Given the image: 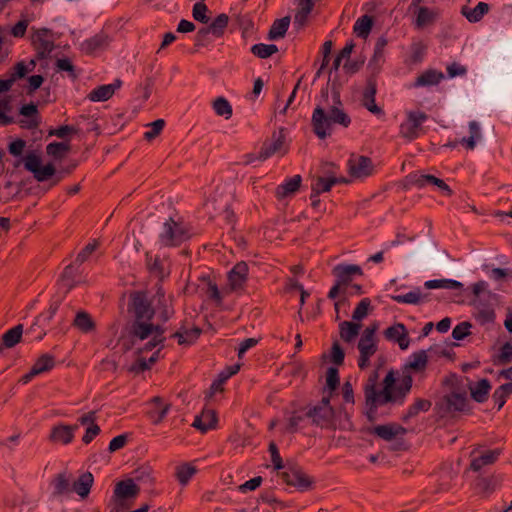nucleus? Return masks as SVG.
I'll return each instance as SVG.
<instances>
[{
	"label": "nucleus",
	"mask_w": 512,
	"mask_h": 512,
	"mask_svg": "<svg viewBox=\"0 0 512 512\" xmlns=\"http://www.w3.org/2000/svg\"><path fill=\"white\" fill-rule=\"evenodd\" d=\"M113 95L112 86H109L108 84L100 85L88 94V99L93 102H103L109 100Z\"/></svg>",
	"instance_id": "nucleus-49"
},
{
	"label": "nucleus",
	"mask_w": 512,
	"mask_h": 512,
	"mask_svg": "<svg viewBox=\"0 0 512 512\" xmlns=\"http://www.w3.org/2000/svg\"><path fill=\"white\" fill-rule=\"evenodd\" d=\"M190 237L191 233L186 226L169 217L163 224V229L159 234V242L164 247H177Z\"/></svg>",
	"instance_id": "nucleus-6"
},
{
	"label": "nucleus",
	"mask_w": 512,
	"mask_h": 512,
	"mask_svg": "<svg viewBox=\"0 0 512 512\" xmlns=\"http://www.w3.org/2000/svg\"><path fill=\"white\" fill-rule=\"evenodd\" d=\"M197 473V468L190 464L184 463L176 467L175 476L179 483L183 486L187 485L191 478Z\"/></svg>",
	"instance_id": "nucleus-47"
},
{
	"label": "nucleus",
	"mask_w": 512,
	"mask_h": 512,
	"mask_svg": "<svg viewBox=\"0 0 512 512\" xmlns=\"http://www.w3.org/2000/svg\"><path fill=\"white\" fill-rule=\"evenodd\" d=\"M490 389V381L486 378L481 379L474 388L470 387L471 397L477 403H483L488 399Z\"/></svg>",
	"instance_id": "nucleus-37"
},
{
	"label": "nucleus",
	"mask_w": 512,
	"mask_h": 512,
	"mask_svg": "<svg viewBox=\"0 0 512 512\" xmlns=\"http://www.w3.org/2000/svg\"><path fill=\"white\" fill-rule=\"evenodd\" d=\"M347 166L349 175L356 179L366 178L374 173L372 159L364 155H352L347 162Z\"/></svg>",
	"instance_id": "nucleus-13"
},
{
	"label": "nucleus",
	"mask_w": 512,
	"mask_h": 512,
	"mask_svg": "<svg viewBox=\"0 0 512 512\" xmlns=\"http://www.w3.org/2000/svg\"><path fill=\"white\" fill-rule=\"evenodd\" d=\"M140 493V487L133 479H125L115 484L113 495L109 504V512H121L129 509Z\"/></svg>",
	"instance_id": "nucleus-4"
},
{
	"label": "nucleus",
	"mask_w": 512,
	"mask_h": 512,
	"mask_svg": "<svg viewBox=\"0 0 512 512\" xmlns=\"http://www.w3.org/2000/svg\"><path fill=\"white\" fill-rule=\"evenodd\" d=\"M78 429V425L58 424L52 427L49 440L53 443L67 445L74 439V433Z\"/></svg>",
	"instance_id": "nucleus-16"
},
{
	"label": "nucleus",
	"mask_w": 512,
	"mask_h": 512,
	"mask_svg": "<svg viewBox=\"0 0 512 512\" xmlns=\"http://www.w3.org/2000/svg\"><path fill=\"white\" fill-rule=\"evenodd\" d=\"M22 335H23V325L18 324L16 326H14L13 328L7 330L2 335V344L0 346H3V349L4 348H12L21 341Z\"/></svg>",
	"instance_id": "nucleus-36"
},
{
	"label": "nucleus",
	"mask_w": 512,
	"mask_h": 512,
	"mask_svg": "<svg viewBox=\"0 0 512 512\" xmlns=\"http://www.w3.org/2000/svg\"><path fill=\"white\" fill-rule=\"evenodd\" d=\"M373 17L363 15L354 24L353 31L360 38H367L373 27Z\"/></svg>",
	"instance_id": "nucleus-41"
},
{
	"label": "nucleus",
	"mask_w": 512,
	"mask_h": 512,
	"mask_svg": "<svg viewBox=\"0 0 512 512\" xmlns=\"http://www.w3.org/2000/svg\"><path fill=\"white\" fill-rule=\"evenodd\" d=\"M146 267L150 274L155 277L163 280L166 276H168V272L165 271L163 263L159 256H153L150 252H146Z\"/></svg>",
	"instance_id": "nucleus-33"
},
{
	"label": "nucleus",
	"mask_w": 512,
	"mask_h": 512,
	"mask_svg": "<svg viewBox=\"0 0 512 512\" xmlns=\"http://www.w3.org/2000/svg\"><path fill=\"white\" fill-rule=\"evenodd\" d=\"M332 273L343 287L352 282L354 275H363L362 268L356 264H338L333 268Z\"/></svg>",
	"instance_id": "nucleus-14"
},
{
	"label": "nucleus",
	"mask_w": 512,
	"mask_h": 512,
	"mask_svg": "<svg viewBox=\"0 0 512 512\" xmlns=\"http://www.w3.org/2000/svg\"><path fill=\"white\" fill-rule=\"evenodd\" d=\"M434 411L439 418H447L457 413L470 414L471 407L466 392L451 391L435 402Z\"/></svg>",
	"instance_id": "nucleus-3"
},
{
	"label": "nucleus",
	"mask_w": 512,
	"mask_h": 512,
	"mask_svg": "<svg viewBox=\"0 0 512 512\" xmlns=\"http://www.w3.org/2000/svg\"><path fill=\"white\" fill-rule=\"evenodd\" d=\"M335 185L332 177H320L317 176L311 184V190H313V196H319L321 193L329 192Z\"/></svg>",
	"instance_id": "nucleus-50"
},
{
	"label": "nucleus",
	"mask_w": 512,
	"mask_h": 512,
	"mask_svg": "<svg viewBox=\"0 0 512 512\" xmlns=\"http://www.w3.org/2000/svg\"><path fill=\"white\" fill-rule=\"evenodd\" d=\"M55 68L57 72H66L67 76L72 81L77 80L79 77V72L77 71V68L69 58L64 57L57 59L55 62Z\"/></svg>",
	"instance_id": "nucleus-48"
},
{
	"label": "nucleus",
	"mask_w": 512,
	"mask_h": 512,
	"mask_svg": "<svg viewBox=\"0 0 512 512\" xmlns=\"http://www.w3.org/2000/svg\"><path fill=\"white\" fill-rule=\"evenodd\" d=\"M66 295L67 294H65V293L63 295H59V294L54 295L50 300V305H49L47 312L41 313L38 316V321H43L44 323L49 324L51 322V320L53 319L54 315L56 314V312L58 311V309H59L60 305L62 304Z\"/></svg>",
	"instance_id": "nucleus-44"
},
{
	"label": "nucleus",
	"mask_w": 512,
	"mask_h": 512,
	"mask_svg": "<svg viewBox=\"0 0 512 512\" xmlns=\"http://www.w3.org/2000/svg\"><path fill=\"white\" fill-rule=\"evenodd\" d=\"M428 115L422 111H411L407 115V121L400 125V135L411 141L419 136V130Z\"/></svg>",
	"instance_id": "nucleus-12"
},
{
	"label": "nucleus",
	"mask_w": 512,
	"mask_h": 512,
	"mask_svg": "<svg viewBox=\"0 0 512 512\" xmlns=\"http://www.w3.org/2000/svg\"><path fill=\"white\" fill-rule=\"evenodd\" d=\"M33 46L36 50L37 59L48 58L50 53L55 48L53 41L44 38H39V40H33Z\"/></svg>",
	"instance_id": "nucleus-52"
},
{
	"label": "nucleus",
	"mask_w": 512,
	"mask_h": 512,
	"mask_svg": "<svg viewBox=\"0 0 512 512\" xmlns=\"http://www.w3.org/2000/svg\"><path fill=\"white\" fill-rule=\"evenodd\" d=\"M428 356L425 350H419L410 355L408 362L405 364L406 369L414 372H423L427 368Z\"/></svg>",
	"instance_id": "nucleus-32"
},
{
	"label": "nucleus",
	"mask_w": 512,
	"mask_h": 512,
	"mask_svg": "<svg viewBox=\"0 0 512 512\" xmlns=\"http://www.w3.org/2000/svg\"><path fill=\"white\" fill-rule=\"evenodd\" d=\"M250 50L254 56L260 59H267L278 52V47L275 44L258 43L254 44Z\"/></svg>",
	"instance_id": "nucleus-53"
},
{
	"label": "nucleus",
	"mask_w": 512,
	"mask_h": 512,
	"mask_svg": "<svg viewBox=\"0 0 512 512\" xmlns=\"http://www.w3.org/2000/svg\"><path fill=\"white\" fill-rule=\"evenodd\" d=\"M290 16H285L280 19H276L268 32L269 40H278L284 38L290 25Z\"/></svg>",
	"instance_id": "nucleus-31"
},
{
	"label": "nucleus",
	"mask_w": 512,
	"mask_h": 512,
	"mask_svg": "<svg viewBox=\"0 0 512 512\" xmlns=\"http://www.w3.org/2000/svg\"><path fill=\"white\" fill-rule=\"evenodd\" d=\"M387 340L394 341L401 350H406L410 345V338L406 326L403 323H395L384 331Z\"/></svg>",
	"instance_id": "nucleus-17"
},
{
	"label": "nucleus",
	"mask_w": 512,
	"mask_h": 512,
	"mask_svg": "<svg viewBox=\"0 0 512 512\" xmlns=\"http://www.w3.org/2000/svg\"><path fill=\"white\" fill-rule=\"evenodd\" d=\"M396 384V377L394 371L391 370L387 373L383 380V388L381 394H374L372 390L365 397L366 412L365 415L370 422L376 420L378 407L388 403H398L402 405L405 402L407 395L410 393L413 385V378L410 374H404L398 385Z\"/></svg>",
	"instance_id": "nucleus-1"
},
{
	"label": "nucleus",
	"mask_w": 512,
	"mask_h": 512,
	"mask_svg": "<svg viewBox=\"0 0 512 512\" xmlns=\"http://www.w3.org/2000/svg\"><path fill=\"white\" fill-rule=\"evenodd\" d=\"M432 402L428 399L416 398L414 403L411 404L406 413L401 417L404 423H407L410 419L416 417L420 412H427L430 410Z\"/></svg>",
	"instance_id": "nucleus-29"
},
{
	"label": "nucleus",
	"mask_w": 512,
	"mask_h": 512,
	"mask_svg": "<svg viewBox=\"0 0 512 512\" xmlns=\"http://www.w3.org/2000/svg\"><path fill=\"white\" fill-rule=\"evenodd\" d=\"M388 41L386 37L381 36L377 39L374 52L367 64L368 76L366 80H374L377 82V77L382 70V66L385 62L384 50L387 46Z\"/></svg>",
	"instance_id": "nucleus-10"
},
{
	"label": "nucleus",
	"mask_w": 512,
	"mask_h": 512,
	"mask_svg": "<svg viewBox=\"0 0 512 512\" xmlns=\"http://www.w3.org/2000/svg\"><path fill=\"white\" fill-rule=\"evenodd\" d=\"M345 359V351L336 340L332 343L330 350V361L336 366H341L344 364Z\"/></svg>",
	"instance_id": "nucleus-61"
},
{
	"label": "nucleus",
	"mask_w": 512,
	"mask_h": 512,
	"mask_svg": "<svg viewBox=\"0 0 512 512\" xmlns=\"http://www.w3.org/2000/svg\"><path fill=\"white\" fill-rule=\"evenodd\" d=\"M56 365L55 357L49 353L42 354L37 360L34 362L31 368L35 370V372L40 375L46 372L51 371Z\"/></svg>",
	"instance_id": "nucleus-42"
},
{
	"label": "nucleus",
	"mask_w": 512,
	"mask_h": 512,
	"mask_svg": "<svg viewBox=\"0 0 512 512\" xmlns=\"http://www.w3.org/2000/svg\"><path fill=\"white\" fill-rule=\"evenodd\" d=\"M438 18V13L428 7H419L415 20L416 28L420 29L427 25L433 24Z\"/></svg>",
	"instance_id": "nucleus-39"
},
{
	"label": "nucleus",
	"mask_w": 512,
	"mask_h": 512,
	"mask_svg": "<svg viewBox=\"0 0 512 512\" xmlns=\"http://www.w3.org/2000/svg\"><path fill=\"white\" fill-rule=\"evenodd\" d=\"M70 149L71 145L68 141H54L46 146V153L55 160H62L65 157L66 153L70 151Z\"/></svg>",
	"instance_id": "nucleus-40"
},
{
	"label": "nucleus",
	"mask_w": 512,
	"mask_h": 512,
	"mask_svg": "<svg viewBox=\"0 0 512 512\" xmlns=\"http://www.w3.org/2000/svg\"><path fill=\"white\" fill-rule=\"evenodd\" d=\"M340 384L339 370L335 366H331L326 372V386L330 392L335 391Z\"/></svg>",
	"instance_id": "nucleus-63"
},
{
	"label": "nucleus",
	"mask_w": 512,
	"mask_h": 512,
	"mask_svg": "<svg viewBox=\"0 0 512 512\" xmlns=\"http://www.w3.org/2000/svg\"><path fill=\"white\" fill-rule=\"evenodd\" d=\"M497 486V480L493 476L489 477H478L475 481L476 489L486 495L491 494L495 491Z\"/></svg>",
	"instance_id": "nucleus-55"
},
{
	"label": "nucleus",
	"mask_w": 512,
	"mask_h": 512,
	"mask_svg": "<svg viewBox=\"0 0 512 512\" xmlns=\"http://www.w3.org/2000/svg\"><path fill=\"white\" fill-rule=\"evenodd\" d=\"M512 362V343L506 342L502 345L500 353L494 360L495 365H506Z\"/></svg>",
	"instance_id": "nucleus-62"
},
{
	"label": "nucleus",
	"mask_w": 512,
	"mask_h": 512,
	"mask_svg": "<svg viewBox=\"0 0 512 512\" xmlns=\"http://www.w3.org/2000/svg\"><path fill=\"white\" fill-rule=\"evenodd\" d=\"M53 496H61L72 491L70 479L66 473L57 474L53 481Z\"/></svg>",
	"instance_id": "nucleus-43"
},
{
	"label": "nucleus",
	"mask_w": 512,
	"mask_h": 512,
	"mask_svg": "<svg viewBox=\"0 0 512 512\" xmlns=\"http://www.w3.org/2000/svg\"><path fill=\"white\" fill-rule=\"evenodd\" d=\"M302 177L297 174L293 177L287 178L284 182L276 187L275 197L278 200L293 196L301 187Z\"/></svg>",
	"instance_id": "nucleus-22"
},
{
	"label": "nucleus",
	"mask_w": 512,
	"mask_h": 512,
	"mask_svg": "<svg viewBox=\"0 0 512 512\" xmlns=\"http://www.w3.org/2000/svg\"><path fill=\"white\" fill-rule=\"evenodd\" d=\"M406 178L410 185L416 186L419 189L428 184L433 185L434 181H436V176L430 174L410 173Z\"/></svg>",
	"instance_id": "nucleus-54"
},
{
	"label": "nucleus",
	"mask_w": 512,
	"mask_h": 512,
	"mask_svg": "<svg viewBox=\"0 0 512 512\" xmlns=\"http://www.w3.org/2000/svg\"><path fill=\"white\" fill-rule=\"evenodd\" d=\"M469 133V137H463L460 140V144L465 146L468 150H473L477 142L482 139L481 127L477 121L469 122Z\"/></svg>",
	"instance_id": "nucleus-34"
},
{
	"label": "nucleus",
	"mask_w": 512,
	"mask_h": 512,
	"mask_svg": "<svg viewBox=\"0 0 512 512\" xmlns=\"http://www.w3.org/2000/svg\"><path fill=\"white\" fill-rule=\"evenodd\" d=\"M173 296H170V300L157 302V310L159 313V319L161 322L166 323L169 321L175 314V310L173 307Z\"/></svg>",
	"instance_id": "nucleus-56"
},
{
	"label": "nucleus",
	"mask_w": 512,
	"mask_h": 512,
	"mask_svg": "<svg viewBox=\"0 0 512 512\" xmlns=\"http://www.w3.org/2000/svg\"><path fill=\"white\" fill-rule=\"evenodd\" d=\"M228 22L229 16L225 13H221L212 21L208 28L210 29L213 36L219 38L224 35L225 29L228 26Z\"/></svg>",
	"instance_id": "nucleus-51"
},
{
	"label": "nucleus",
	"mask_w": 512,
	"mask_h": 512,
	"mask_svg": "<svg viewBox=\"0 0 512 512\" xmlns=\"http://www.w3.org/2000/svg\"><path fill=\"white\" fill-rule=\"evenodd\" d=\"M129 341L123 342L125 351H129L137 341H143L152 335V320H130L125 326Z\"/></svg>",
	"instance_id": "nucleus-8"
},
{
	"label": "nucleus",
	"mask_w": 512,
	"mask_h": 512,
	"mask_svg": "<svg viewBox=\"0 0 512 512\" xmlns=\"http://www.w3.org/2000/svg\"><path fill=\"white\" fill-rule=\"evenodd\" d=\"M153 469L150 465L144 464L138 468H136L133 472V481L147 484L149 486H152L154 483V477L152 476Z\"/></svg>",
	"instance_id": "nucleus-46"
},
{
	"label": "nucleus",
	"mask_w": 512,
	"mask_h": 512,
	"mask_svg": "<svg viewBox=\"0 0 512 512\" xmlns=\"http://www.w3.org/2000/svg\"><path fill=\"white\" fill-rule=\"evenodd\" d=\"M371 307V300L363 298L356 306L352 313V320L360 322L368 315V310Z\"/></svg>",
	"instance_id": "nucleus-60"
},
{
	"label": "nucleus",
	"mask_w": 512,
	"mask_h": 512,
	"mask_svg": "<svg viewBox=\"0 0 512 512\" xmlns=\"http://www.w3.org/2000/svg\"><path fill=\"white\" fill-rule=\"evenodd\" d=\"M208 7L205 3L197 2L194 4L192 9L193 18L202 23L207 24L209 22V17L207 16Z\"/></svg>",
	"instance_id": "nucleus-64"
},
{
	"label": "nucleus",
	"mask_w": 512,
	"mask_h": 512,
	"mask_svg": "<svg viewBox=\"0 0 512 512\" xmlns=\"http://www.w3.org/2000/svg\"><path fill=\"white\" fill-rule=\"evenodd\" d=\"M80 266L75 264V262L67 265L61 276L60 281L62 285L66 288L65 294H68L77 284H78V277L80 275Z\"/></svg>",
	"instance_id": "nucleus-24"
},
{
	"label": "nucleus",
	"mask_w": 512,
	"mask_h": 512,
	"mask_svg": "<svg viewBox=\"0 0 512 512\" xmlns=\"http://www.w3.org/2000/svg\"><path fill=\"white\" fill-rule=\"evenodd\" d=\"M362 325L355 321H342L339 323L340 338L346 342H352L360 332Z\"/></svg>",
	"instance_id": "nucleus-30"
},
{
	"label": "nucleus",
	"mask_w": 512,
	"mask_h": 512,
	"mask_svg": "<svg viewBox=\"0 0 512 512\" xmlns=\"http://www.w3.org/2000/svg\"><path fill=\"white\" fill-rule=\"evenodd\" d=\"M73 326L82 333H89L95 330L96 324L91 315L86 311H78L73 321Z\"/></svg>",
	"instance_id": "nucleus-35"
},
{
	"label": "nucleus",
	"mask_w": 512,
	"mask_h": 512,
	"mask_svg": "<svg viewBox=\"0 0 512 512\" xmlns=\"http://www.w3.org/2000/svg\"><path fill=\"white\" fill-rule=\"evenodd\" d=\"M443 78V74L441 72H437L436 70L429 69L424 71L421 75H419L414 83L415 87L421 86H432L437 85L441 79Z\"/></svg>",
	"instance_id": "nucleus-38"
},
{
	"label": "nucleus",
	"mask_w": 512,
	"mask_h": 512,
	"mask_svg": "<svg viewBox=\"0 0 512 512\" xmlns=\"http://www.w3.org/2000/svg\"><path fill=\"white\" fill-rule=\"evenodd\" d=\"M187 320L182 321L179 329L173 333L170 337L173 339H177L179 345L189 346L194 344L202 334V329L198 326H193L192 328L186 327Z\"/></svg>",
	"instance_id": "nucleus-19"
},
{
	"label": "nucleus",
	"mask_w": 512,
	"mask_h": 512,
	"mask_svg": "<svg viewBox=\"0 0 512 512\" xmlns=\"http://www.w3.org/2000/svg\"><path fill=\"white\" fill-rule=\"evenodd\" d=\"M285 129L280 128L278 132H273L272 141L264 142L259 151V159L266 160L273 154L281 151L285 141Z\"/></svg>",
	"instance_id": "nucleus-20"
},
{
	"label": "nucleus",
	"mask_w": 512,
	"mask_h": 512,
	"mask_svg": "<svg viewBox=\"0 0 512 512\" xmlns=\"http://www.w3.org/2000/svg\"><path fill=\"white\" fill-rule=\"evenodd\" d=\"M217 422L218 418L216 412L213 410H207L195 417L192 426L200 430L202 433H205L208 430L215 428Z\"/></svg>",
	"instance_id": "nucleus-26"
},
{
	"label": "nucleus",
	"mask_w": 512,
	"mask_h": 512,
	"mask_svg": "<svg viewBox=\"0 0 512 512\" xmlns=\"http://www.w3.org/2000/svg\"><path fill=\"white\" fill-rule=\"evenodd\" d=\"M391 299L397 303L419 304L421 300V292L419 288L410 291L404 295H391Z\"/></svg>",
	"instance_id": "nucleus-58"
},
{
	"label": "nucleus",
	"mask_w": 512,
	"mask_h": 512,
	"mask_svg": "<svg viewBox=\"0 0 512 512\" xmlns=\"http://www.w3.org/2000/svg\"><path fill=\"white\" fill-rule=\"evenodd\" d=\"M311 418L312 424L322 429H335V410L327 407H310L305 413Z\"/></svg>",
	"instance_id": "nucleus-11"
},
{
	"label": "nucleus",
	"mask_w": 512,
	"mask_h": 512,
	"mask_svg": "<svg viewBox=\"0 0 512 512\" xmlns=\"http://www.w3.org/2000/svg\"><path fill=\"white\" fill-rule=\"evenodd\" d=\"M427 289H455L459 290L463 288V284L454 279H433L428 280L424 283Z\"/></svg>",
	"instance_id": "nucleus-45"
},
{
	"label": "nucleus",
	"mask_w": 512,
	"mask_h": 512,
	"mask_svg": "<svg viewBox=\"0 0 512 512\" xmlns=\"http://www.w3.org/2000/svg\"><path fill=\"white\" fill-rule=\"evenodd\" d=\"M127 312L131 320H152L156 309L152 306L145 291H132L129 294Z\"/></svg>",
	"instance_id": "nucleus-7"
},
{
	"label": "nucleus",
	"mask_w": 512,
	"mask_h": 512,
	"mask_svg": "<svg viewBox=\"0 0 512 512\" xmlns=\"http://www.w3.org/2000/svg\"><path fill=\"white\" fill-rule=\"evenodd\" d=\"M22 163L24 168L32 173L38 182L47 181L57 175L54 164L49 162L42 165L41 157L34 152H29L24 158L16 160L13 166L14 168H18Z\"/></svg>",
	"instance_id": "nucleus-5"
},
{
	"label": "nucleus",
	"mask_w": 512,
	"mask_h": 512,
	"mask_svg": "<svg viewBox=\"0 0 512 512\" xmlns=\"http://www.w3.org/2000/svg\"><path fill=\"white\" fill-rule=\"evenodd\" d=\"M368 433L374 434L385 441H392L398 435H405L407 429L400 424L389 423L369 428Z\"/></svg>",
	"instance_id": "nucleus-21"
},
{
	"label": "nucleus",
	"mask_w": 512,
	"mask_h": 512,
	"mask_svg": "<svg viewBox=\"0 0 512 512\" xmlns=\"http://www.w3.org/2000/svg\"><path fill=\"white\" fill-rule=\"evenodd\" d=\"M248 265L245 261L237 262L228 272V282L231 290L242 289L248 279Z\"/></svg>",
	"instance_id": "nucleus-15"
},
{
	"label": "nucleus",
	"mask_w": 512,
	"mask_h": 512,
	"mask_svg": "<svg viewBox=\"0 0 512 512\" xmlns=\"http://www.w3.org/2000/svg\"><path fill=\"white\" fill-rule=\"evenodd\" d=\"M11 109L10 97L0 99V126H7L14 123V118L6 114L11 111Z\"/></svg>",
	"instance_id": "nucleus-59"
},
{
	"label": "nucleus",
	"mask_w": 512,
	"mask_h": 512,
	"mask_svg": "<svg viewBox=\"0 0 512 512\" xmlns=\"http://www.w3.org/2000/svg\"><path fill=\"white\" fill-rule=\"evenodd\" d=\"M281 478L287 485L294 486L300 491L310 490L314 483L313 479L296 463H287Z\"/></svg>",
	"instance_id": "nucleus-9"
},
{
	"label": "nucleus",
	"mask_w": 512,
	"mask_h": 512,
	"mask_svg": "<svg viewBox=\"0 0 512 512\" xmlns=\"http://www.w3.org/2000/svg\"><path fill=\"white\" fill-rule=\"evenodd\" d=\"M109 43V36L104 31H101L92 36L91 38L86 39L81 44V49L83 52L90 55L96 51L105 49L106 47H108Z\"/></svg>",
	"instance_id": "nucleus-23"
},
{
	"label": "nucleus",
	"mask_w": 512,
	"mask_h": 512,
	"mask_svg": "<svg viewBox=\"0 0 512 512\" xmlns=\"http://www.w3.org/2000/svg\"><path fill=\"white\" fill-rule=\"evenodd\" d=\"M213 109L218 116H224L226 119H229L233 113L231 104L222 96L214 100Z\"/></svg>",
	"instance_id": "nucleus-57"
},
{
	"label": "nucleus",
	"mask_w": 512,
	"mask_h": 512,
	"mask_svg": "<svg viewBox=\"0 0 512 512\" xmlns=\"http://www.w3.org/2000/svg\"><path fill=\"white\" fill-rule=\"evenodd\" d=\"M94 477L92 473L85 472L73 482L72 491L76 492L81 498H86L92 488Z\"/></svg>",
	"instance_id": "nucleus-27"
},
{
	"label": "nucleus",
	"mask_w": 512,
	"mask_h": 512,
	"mask_svg": "<svg viewBox=\"0 0 512 512\" xmlns=\"http://www.w3.org/2000/svg\"><path fill=\"white\" fill-rule=\"evenodd\" d=\"M342 84L335 77L331 83L333 105L328 112L320 105H317L313 111L311 125L313 132L320 139H326L332 133V125L337 124L347 128L351 124V117L342 108L343 104L340 98Z\"/></svg>",
	"instance_id": "nucleus-2"
},
{
	"label": "nucleus",
	"mask_w": 512,
	"mask_h": 512,
	"mask_svg": "<svg viewBox=\"0 0 512 512\" xmlns=\"http://www.w3.org/2000/svg\"><path fill=\"white\" fill-rule=\"evenodd\" d=\"M377 93V82L374 80H366V86L362 93V105L374 115H384L382 108L376 105L375 96Z\"/></svg>",
	"instance_id": "nucleus-18"
},
{
	"label": "nucleus",
	"mask_w": 512,
	"mask_h": 512,
	"mask_svg": "<svg viewBox=\"0 0 512 512\" xmlns=\"http://www.w3.org/2000/svg\"><path fill=\"white\" fill-rule=\"evenodd\" d=\"M489 10V4L485 2H479L474 8L463 6L461 8V14L465 16V18L470 23H477L484 17L485 14L489 12Z\"/></svg>",
	"instance_id": "nucleus-28"
},
{
	"label": "nucleus",
	"mask_w": 512,
	"mask_h": 512,
	"mask_svg": "<svg viewBox=\"0 0 512 512\" xmlns=\"http://www.w3.org/2000/svg\"><path fill=\"white\" fill-rule=\"evenodd\" d=\"M501 453L502 450L500 448L485 451L480 456L472 459L470 463V469L478 472L484 466L494 464L498 460Z\"/></svg>",
	"instance_id": "nucleus-25"
}]
</instances>
